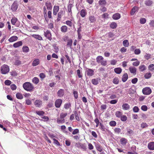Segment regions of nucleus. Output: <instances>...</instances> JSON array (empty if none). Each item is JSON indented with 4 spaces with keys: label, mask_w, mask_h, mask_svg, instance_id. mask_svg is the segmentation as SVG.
<instances>
[{
    "label": "nucleus",
    "mask_w": 154,
    "mask_h": 154,
    "mask_svg": "<svg viewBox=\"0 0 154 154\" xmlns=\"http://www.w3.org/2000/svg\"><path fill=\"white\" fill-rule=\"evenodd\" d=\"M77 75L79 78H82V74H81L80 72V71L79 69H78L77 70Z\"/></svg>",
    "instance_id": "nucleus-57"
},
{
    "label": "nucleus",
    "mask_w": 154,
    "mask_h": 154,
    "mask_svg": "<svg viewBox=\"0 0 154 154\" xmlns=\"http://www.w3.org/2000/svg\"><path fill=\"white\" fill-rule=\"evenodd\" d=\"M43 13L44 14V17L45 20H46L47 18V11L45 7H43Z\"/></svg>",
    "instance_id": "nucleus-45"
},
{
    "label": "nucleus",
    "mask_w": 154,
    "mask_h": 154,
    "mask_svg": "<svg viewBox=\"0 0 154 154\" xmlns=\"http://www.w3.org/2000/svg\"><path fill=\"white\" fill-rule=\"evenodd\" d=\"M109 124L111 126L114 127L116 125V123L114 121H112L109 122Z\"/></svg>",
    "instance_id": "nucleus-49"
},
{
    "label": "nucleus",
    "mask_w": 154,
    "mask_h": 154,
    "mask_svg": "<svg viewBox=\"0 0 154 154\" xmlns=\"http://www.w3.org/2000/svg\"><path fill=\"white\" fill-rule=\"evenodd\" d=\"M140 23L142 24H144L146 22V20L145 18H142L140 19Z\"/></svg>",
    "instance_id": "nucleus-56"
},
{
    "label": "nucleus",
    "mask_w": 154,
    "mask_h": 154,
    "mask_svg": "<svg viewBox=\"0 0 154 154\" xmlns=\"http://www.w3.org/2000/svg\"><path fill=\"white\" fill-rule=\"evenodd\" d=\"M139 69L140 71L143 72L146 70V67L144 65H141L139 66Z\"/></svg>",
    "instance_id": "nucleus-27"
},
{
    "label": "nucleus",
    "mask_w": 154,
    "mask_h": 154,
    "mask_svg": "<svg viewBox=\"0 0 154 154\" xmlns=\"http://www.w3.org/2000/svg\"><path fill=\"white\" fill-rule=\"evenodd\" d=\"M106 3V2L105 0H100L99 1V5H105Z\"/></svg>",
    "instance_id": "nucleus-40"
},
{
    "label": "nucleus",
    "mask_w": 154,
    "mask_h": 154,
    "mask_svg": "<svg viewBox=\"0 0 154 154\" xmlns=\"http://www.w3.org/2000/svg\"><path fill=\"white\" fill-rule=\"evenodd\" d=\"M114 131L115 133L119 134L121 132V130L119 128H115L114 129Z\"/></svg>",
    "instance_id": "nucleus-53"
},
{
    "label": "nucleus",
    "mask_w": 154,
    "mask_h": 154,
    "mask_svg": "<svg viewBox=\"0 0 154 154\" xmlns=\"http://www.w3.org/2000/svg\"><path fill=\"white\" fill-rule=\"evenodd\" d=\"M19 5L17 2L15 1L12 4L11 7V9L13 12L17 11V10L18 8Z\"/></svg>",
    "instance_id": "nucleus-5"
},
{
    "label": "nucleus",
    "mask_w": 154,
    "mask_h": 154,
    "mask_svg": "<svg viewBox=\"0 0 154 154\" xmlns=\"http://www.w3.org/2000/svg\"><path fill=\"white\" fill-rule=\"evenodd\" d=\"M45 5L48 10H51L52 9V6L51 2H46L45 3Z\"/></svg>",
    "instance_id": "nucleus-23"
},
{
    "label": "nucleus",
    "mask_w": 154,
    "mask_h": 154,
    "mask_svg": "<svg viewBox=\"0 0 154 154\" xmlns=\"http://www.w3.org/2000/svg\"><path fill=\"white\" fill-rule=\"evenodd\" d=\"M85 73L88 76H91L94 74V71L91 69L87 68L86 70Z\"/></svg>",
    "instance_id": "nucleus-8"
},
{
    "label": "nucleus",
    "mask_w": 154,
    "mask_h": 154,
    "mask_svg": "<svg viewBox=\"0 0 154 154\" xmlns=\"http://www.w3.org/2000/svg\"><path fill=\"white\" fill-rule=\"evenodd\" d=\"M32 82L35 84H37L39 82V79L37 77H35L32 79Z\"/></svg>",
    "instance_id": "nucleus-34"
},
{
    "label": "nucleus",
    "mask_w": 154,
    "mask_h": 154,
    "mask_svg": "<svg viewBox=\"0 0 154 154\" xmlns=\"http://www.w3.org/2000/svg\"><path fill=\"white\" fill-rule=\"evenodd\" d=\"M123 44L124 46L127 47L129 46V42L127 40H125L123 41Z\"/></svg>",
    "instance_id": "nucleus-43"
},
{
    "label": "nucleus",
    "mask_w": 154,
    "mask_h": 154,
    "mask_svg": "<svg viewBox=\"0 0 154 154\" xmlns=\"http://www.w3.org/2000/svg\"><path fill=\"white\" fill-rule=\"evenodd\" d=\"M138 9L137 7H134L133 8L131 9V15H133L137 11H138Z\"/></svg>",
    "instance_id": "nucleus-26"
},
{
    "label": "nucleus",
    "mask_w": 154,
    "mask_h": 154,
    "mask_svg": "<svg viewBox=\"0 0 154 154\" xmlns=\"http://www.w3.org/2000/svg\"><path fill=\"white\" fill-rule=\"evenodd\" d=\"M64 90L62 89H60L59 90L57 93V95L59 97H63L64 95Z\"/></svg>",
    "instance_id": "nucleus-13"
},
{
    "label": "nucleus",
    "mask_w": 154,
    "mask_h": 154,
    "mask_svg": "<svg viewBox=\"0 0 154 154\" xmlns=\"http://www.w3.org/2000/svg\"><path fill=\"white\" fill-rule=\"evenodd\" d=\"M44 35L48 39L51 40L52 39L51 35V32L49 30H47L44 32Z\"/></svg>",
    "instance_id": "nucleus-10"
},
{
    "label": "nucleus",
    "mask_w": 154,
    "mask_h": 154,
    "mask_svg": "<svg viewBox=\"0 0 154 154\" xmlns=\"http://www.w3.org/2000/svg\"><path fill=\"white\" fill-rule=\"evenodd\" d=\"M39 63V60L38 59H36L33 60L32 63V65L33 66H36Z\"/></svg>",
    "instance_id": "nucleus-21"
},
{
    "label": "nucleus",
    "mask_w": 154,
    "mask_h": 154,
    "mask_svg": "<svg viewBox=\"0 0 154 154\" xmlns=\"http://www.w3.org/2000/svg\"><path fill=\"white\" fill-rule=\"evenodd\" d=\"M18 38L17 37V36H12L9 39L8 41L10 42H13L17 40Z\"/></svg>",
    "instance_id": "nucleus-18"
},
{
    "label": "nucleus",
    "mask_w": 154,
    "mask_h": 154,
    "mask_svg": "<svg viewBox=\"0 0 154 154\" xmlns=\"http://www.w3.org/2000/svg\"><path fill=\"white\" fill-rule=\"evenodd\" d=\"M16 97L18 99H21L23 97V96L22 94L19 93H17L16 94Z\"/></svg>",
    "instance_id": "nucleus-42"
},
{
    "label": "nucleus",
    "mask_w": 154,
    "mask_h": 154,
    "mask_svg": "<svg viewBox=\"0 0 154 154\" xmlns=\"http://www.w3.org/2000/svg\"><path fill=\"white\" fill-rule=\"evenodd\" d=\"M62 103V100L61 99H57L55 102V106L57 108H59Z\"/></svg>",
    "instance_id": "nucleus-9"
},
{
    "label": "nucleus",
    "mask_w": 154,
    "mask_h": 154,
    "mask_svg": "<svg viewBox=\"0 0 154 154\" xmlns=\"http://www.w3.org/2000/svg\"><path fill=\"white\" fill-rule=\"evenodd\" d=\"M1 72L2 74H5L9 71V68L8 66L4 64L1 67Z\"/></svg>",
    "instance_id": "nucleus-4"
},
{
    "label": "nucleus",
    "mask_w": 154,
    "mask_h": 154,
    "mask_svg": "<svg viewBox=\"0 0 154 154\" xmlns=\"http://www.w3.org/2000/svg\"><path fill=\"white\" fill-rule=\"evenodd\" d=\"M35 113L37 115L39 116H42L45 114V112L43 111H37Z\"/></svg>",
    "instance_id": "nucleus-41"
},
{
    "label": "nucleus",
    "mask_w": 154,
    "mask_h": 154,
    "mask_svg": "<svg viewBox=\"0 0 154 154\" xmlns=\"http://www.w3.org/2000/svg\"><path fill=\"white\" fill-rule=\"evenodd\" d=\"M21 62L19 59H16L14 62V65L16 66H19L21 64Z\"/></svg>",
    "instance_id": "nucleus-50"
},
{
    "label": "nucleus",
    "mask_w": 154,
    "mask_h": 154,
    "mask_svg": "<svg viewBox=\"0 0 154 154\" xmlns=\"http://www.w3.org/2000/svg\"><path fill=\"white\" fill-rule=\"evenodd\" d=\"M59 7L58 6H54L53 11V13L54 15H56L57 14V12L59 11Z\"/></svg>",
    "instance_id": "nucleus-19"
},
{
    "label": "nucleus",
    "mask_w": 154,
    "mask_h": 154,
    "mask_svg": "<svg viewBox=\"0 0 154 154\" xmlns=\"http://www.w3.org/2000/svg\"><path fill=\"white\" fill-rule=\"evenodd\" d=\"M148 69L151 71H153L154 70V64H150L148 66Z\"/></svg>",
    "instance_id": "nucleus-52"
},
{
    "label": "nucleus",
    "mask_w": 154,
    "mask_h": 154,
    "mask_svg": "<svg viewBox=\"0 0 154 154\" xmlns=\"http://www.w3.org/2000/svg\"><path fill=\"white\" fill-rule=\"evenodd\" d=\"M140 63V61L137 60L136 61L133 62L132 64L134 66H137L139 65Z\"/></svg>",
    "instance_id": "nucleus-60"
},
{
    "label": "nucleus",
    "mask_w": 154,
    "mask_h": 154,
    "mask_svg": "<svg viewBox=\"0 0 154 154\" xmlns=\"http://www.w3.org/2000/svg\"><path fill=\"white\" fill-rule=\"evenodd\" d=\"M74 115L75 117V119L76 120L78 121H79V118L78 114L77 112L76 111H75L74 112Z\"/></svg>",
    "instance_id": "nucleus-61"
},
{
    "label": "nucleus",
    "mask_w": 154,
    "mask_h": 154,
    "mask_svg": "<svg viewBox=\"0 0 154 154\" xmlns=\"http://www.w3.org/2000/svg\"><path fill=\"white\" fill-rule=\"evenodd\" d=\"M22 44L23 43L22 41H20L14 43L13 44V47L15 48H17L21 46Z\"/></svg>",
    "instance_id": "nucleus-20"
},
{
    "label": "nucleus",
    "mask_w": 154,
    "mask_h": 154,
    "mask_svg": "<svg viewBox=\"0 0 154 154\" xmlns=\"http://www.w3.org/2000/svg\"><path fill=\"white\" fill-rule=\"evenodd\" d=\"M87 14L86 10L85 9H82L80 12V14L82 17H85Z\"/></svg>",
    "instance_id": "nucleus-16"
},
{
    "label": "nucleus",
    "mask_w": 154,
    "mask_h": 154,
    "mask_svg": "<svg viewBox=\"0 0 154 154\" xmlns=\"http://www.w3.org/2000/svg\"><path fill=\"white\" fill-rule=\"evenodd\" d=\"M122 112L119 111H117L116 112L115 115L116 117L120 118L122 116Z\"/></svg>",
    "instance_id": "nucleus-37"
},
{
    "label": "nucleus",
    "mask_w": 154,
    "mask_h": 154,
    "mask_svg": "<svg viewBox=\"0 0 154 154\" xmlns=\"http://www.w3.org/2000/svg\"><path fill=\"white\" fill-rule=\"evenodd\" d=\"M75 146L78 148H80L84 151H86L87 149L86 145L85 143H82L78 142L75 143Z\"/></svg>",
    "instance_id": "nucleus-3"
},
{
    "label": "nucleus",
    "mask_w": 154,
    "mask_h": 154,
    "mask_svg": "<svg viewBox=\"0 0 154 154\" xmlns=\"http://www.w3.org/2000/svg\"><path fill=\"white\" fill-rule=\"evenodd\" d=\"M23 87L24 89L29 91H32L34 87L32 84L29 82H26L23 84Z\"/></svg>",
    "instance_id": "nucleus-1"
},
{
    "label": "nucleus",
    "mask_w": 154,
    "mask_h": 154,
    "mask_svg": "<svg viewBox=\"0 0 154 154\" xmlns=\"http://www.w3.org/2000/svg\"><path fill=\"white\" fill-rule=\"evenodd\" d=\"M57 122L58 124L62 123L65 122V119H57Z\"/></svg>",
    "instance_id": "nucleus-55"
},
{
    "label": "nucleus",
    "mask_w": 154,
    "mask_h": 154,
    "mask_svg": "<svg viewBox=\"0 0 154 154\" xmlns=\"http://www.w3.org/2000/svg\"><path fill=\"white\" fill-rule=\"evenodd\" d=\"M126 130L127 131V134L128 136H131L134 134V131L133 130L128 128H127Z\"/></svg>",
    "instance_id": "nucleus-22"
},
{
    "label": "nucleus",
    "mask_w": 154,
    "mask_h": 154,
    "mask_svg": "<svg viewBox=\"0 0 154 154\" xmlns=\"http://www.w3.org/2000/svg\"><path fill=\"white\" fill-rule=\"evenodd\" d=\"M148 126L147 124L146 123H143L141 125V127L142 128H144L147 127Z\"/></svg>",
    "instance_id": "nucleus-63"
},
{
    "label": "nucleus",
    "mask_w": 154,
    "mask_h": 154,
    "mask_svg": "<svg viewBox=\"0 0 154 154\" xmlns=\"http://www.w3.org/2000/svg\"><path fill=\"white\" fill-rule=\"evenodd\" d=\"M153 3V1L152 0H145L144 4L147 6H150Z\"/></svg>",
    "instance_id": "nucleus-15"
},
{
    "label": "nucleus",
    "mask_w": 154,
    "mask_h": 154,
    "mask_svg": "<svg viewBox=\"0 0 154 154\" xmlns=\"http://www.w3.org/2000/svg\"><path fill=\"white\" fill-rule=\"evenodd\" d=\"M142 92L144 95H148L150 94L152 92V91L149 87H146L143 88Z\"/></svg>",
    "instance_id": "nucleus-6"
},
{
    "label": "nucleus",
    "mask_w": 154,
    "mask_h": 154,
    "mask_svg": "<svg viewBox=\"0 0 154 154\" xmlns=\"http://www.w3.org/2000/svg\"><path fill=\"white\" fill-rule=\"evenodd\" d=\"M113 83L115 84H118L119 82V79L117 77L114 78L112 81Z\"/></svg>",
    "instance_id": "nucleus-36"
},
{
    "label": "nucleus",
    "mask_w": 154,
    "mask_h": 154,
    "mask_svg": "<svg viewBox=\"0 0 154 154\" xmlns=\"http://www.w3.org/2000/svg\"><path fill=\"white\" fill-rule=\"evenodd\" d=\"M128 78V75L127 73H125L122 76V81L123 82H125Z\"/></svg>",
    "instance_id": "nucleus-25"
},
{
    "label": "nucleus",
    "mask_w": 154,
    "mask_h": 154,
    "mask_svg": "<svg viewBox=\"0 0 154 154\" xmlns=\"http://www.w3.org/2000/svg\"><path fill=\"white\" fill-rule=\"evenodd\" d=\"M103 58L101 56H98L96 58V61L98 63H100L103 66H105L107 65V61L104 60Z\"/></svg>",
    "instance_id": "nucleus-2"
},
{
    "label": "nucleus",
    "mask_w": 154,
    "mask_h": 154,
    "mask_svg": "<svg viewBox=\"0 0 154 154\" xmlns=\"http://www.w3.org/2000/svg\"><path fill=\"white\" fill-rule=\"evenodd\" d=\"M139 110L138 107L137 106H135L133 109V110L134 112H138Z\"/></svg>",
    "instance_id": "nucleus-58"
},
{
    "label": "nucleus",
    "mask_w": 154,
    "mask_h": 154,
    "mask_svg": "<svg viewBox=\"0 0 154 154\" xmlns=\"http://www.w3.org/2000/svg\"><path fill=\"white\" fill-rule=\"evenodd\" d=\"M122 109L124 110H127L130 108V106L128 103H124L122 105Z\"/></svg>",
    "instance_id": "nucleus-24"
},
{
    "label": "nucleus",
    "mask_w": 154,
    "mask_h": 154,
    "mask_svg": "<svg viewBox=\"0 0 154 154\" xmlns=\"http://www.w3.org/2000/svg\"><path fill=\"white\" fill-rule=\"evenodd\" d=\"M66 24L68 26H69L70 27H71L72 26V22L69 20H67L66 21Z\"/></svg>",
    "instance_id": "nucleus-64"
},
{
    "label": "nucleus",
    "mask_w": 154,
    "mask_h": 154,
    "mask_svg": "<svg viewBox=\"0 0 154 154\" xmlns=\"http://www.w3.org/2000/svg\"><path fill=\"white\" fill-rule=\"evenodd\" d=\"M92 83L94 85H96L98 84L99 82L97 79H94L91 80Z\"/></svg>",
    "instance_id": "nucleus-35"
},
{
    "label": "nucleus",
    "mask_w": 154,
    "mask_h": 154,
    "mask_svg": "<svg viewBox=\"0 0 154 154\" xmlns=\"http://www.w3.org/2000/svg\"><path fill=\"white\" fill-rule=\"evenodd\" d=\"M127 141V139L125 138H122L120 140L121 144L123 146L125 145L126 144Z\"/></svg>",
    "instance_id": "nucleus-17"
},
{
    "label": "nucleus",
    "mask_w": 154,
    "mask_h": 154,
    "mask_svg": "<svg viewBox=\"0 0 154 154\" xmlns=\"http://www.w3.org/2000/svg\"><path fill=\"white\" fill-rule=\"evenodd\" d=\"M148 147L150 150H154V142H149L148 145Z\"/></svg>",
    "instance_id": "nucleus-11"
},
{
    "label": "nucleus",
    "mask_w": 154,
    "mask_h": 154,
    "mask_svg": "<svg viewBox=\"0 0 154 154\" xmlns=\"http://www.w3.org/2000/svg\"><path fill=\"white\" fill-rule=\"evenodd\" d=\"M17 20V18L15 17L12 18L11 20V24L13 25H15L16 23Z\"/></svg>",
    "instance_id": "nucleus-46"
},
{
    "label": "nucleus",
    "mask_w": 154,
    "mask_h": 154,
    "mask_svg": "<svg viewBox=\"0 0 154 154\" xmlns=\"http://www.w3.org/2000/svg\"><path fill=\"white\" fill-rule=\"evenodd\" d=\"M114 71L117 74H119L121 72L122 69L119 67L116 68L114 69Z\"/></svg>",
    "instance_id": "nucleus-30"
},
{
    "label": "nucleus",
    "mask_w": 154,
    "mask_h": 154,
    "mask_svg": "<svg viewBox=\"0 0 154 154\" xmlns=\"http://www.w3.org/2000/svg\"><path fill=\"white\" fill-rule=\"evenodd\" d=\"M141 51L139 49H136L134 50V53L136 54H139L140 53Z\"/></svg>",
    "instance_id": "nucleus-59"
},
{
    "label": "nucleus",
    "mask_w": 154,
    "mask_h": 154,
    "mask_svg": "<svg viewBox=\"0 0 154 154\" xmlns=\"http://www.w3.org/2000/svg\"><path fill=\"white\" fill-rule=\"evenodd\" d=\"M67 42V46L70 47V48H71L72 44V39L69 38Z\"/></svg>",
    "instance_id": "nucleus-31"
},
{
    "label": "nucleus",
    "mask_w": 154,
    "mask_h": 154,
    "mask_svg": "<svg viewBox=\"0 0 154 154\" xmlns=\"http://www.w3.org/2000/svg\"><path fill=\"white\" fill-rule=\"evenodd\" d=\"M62 14H63V12L62 11L58 13V14H57V22H58L60 20L61 18V17L62 15Z\"/></svg>",
    "instance_id": "nucleus-33"
},
{
    "label": "nucleus",
    "mask_w": 154,
    "mask_h": 154,
    "mask_svg": "<svg viewBox=\"0 0 154 154\" xmlns=\"http://www.w3.org/2000/svg\"><path fill=\"white\" fill-rule=\"evenodd\" d=\"M71 106V104L70 103H66L64 105V108L66 109H68Z\"/></svg>",
    "instance_id": "nucleus-51"
},
{
    "label": "nucleus",
    "mask_w": 154,
    "mask_h": 154,
    "mask_svg": "<svg viewBox=\"0 0 154 154\" xmlns=\"http://www.w3.org/2000/svg\"><path fill=\"white\" fill-rule=\"evenodd\" d=\"M89 20L91 23H94L96 20V19L94 16L92 15L90 16L89 17Z\"/></svg>",
    "instance_id": "nucleus-28"
},
{
    "label": "nucleus",
    "mask_w": 154,
    "mask_h": 154,
    "mask_svg": "<svg viewBox=\"0 0 154 154\" xmlns=\"http://www.w3.org/2000/svg\"><path fill=\"white\" fill-rule=\"evenodd\" d=\"M99 152H101L103 150L102 147L99 144H97L95 146Z\"/></svg>",
    "instance_id": "nucleus-38"
},
{
    "label": "nucleus",
    "mask_w": 154,
    "mask_h": 154,
    "mask_svg": "<svg viewBox=\"0 0 154 154\" xmlns=\"http://www.w3.org/2000/svg\"><path fill=\"white\" fill-rule=\"evenodd\" d=\"M22 49L23 51L24 52H27L29 51V50L28 47L27 46H23Z\"/></svg>",
    "instance_id": "nucleus-47"
},
{
    "label": "nucleus",
    "mask_w": 154,
    "mask_h": 154,
    "mask_svg": "<svg viewBox=\"0 0 154 154\" xmlns=\"http://www.w3.org/2000/svg\"><path fill=\"white\" fill-rule=\"evenodd\" d=\"M129 70L131 73L134 74H136V69L134 67H130L129 68Z\"/></svg>",
    "instance_id": "nucleus-14"
},
{
    "label": "nucleus",
    "mask_w": 154,
    "mask_h": 154,
    "mask_svg": "<svg viewBox=\"0 0 154 154\" xmlns=\"http://www.w3.org/2000/svg\"><path fill=\"white\" fill-rule=\"evenodd\" d=\"M34 104L36 107L40 108L42 105V101L40 99H37L33 102Z\"/></svg>",
    "instance_id": "nucleus-7"
},
{
    "label": "nucleus",
    "mask_w": 154,
    "mask_h": 154,
    "mask_svg": "<svg viewBox=\"0 0 154 154\" xmlns=\"http://www.w3.org/2000/svg\"><path fill=\"white\" fill-rule=\"evenodd\" d=\"M144 77L146 79H148L151 76V74L150 72H147L144 75Z\"/></svg>",
    "instance_id": "nucleus-48"
},
{
    "label": "nucleus",
    "mask_w": 154,
    "mask_h": 154,
    "mask_svg": "<svg viewBox=\"0 0 154 154\" xmlns=\"http://www.w3.org/2000/svg\"><path fill=\"white\" fill-rule=\"evenodd\" d=\"M32 36L36 39H38V40H42V37L39 35H32Z\"/></svg>",
    "instance_id": "nucleus-32"
},
{
    "label": "nucleus",
    "mask_w": 154,
    "mask_h": 154,
    "mask_svg": "<svg viewBox=\"0 0 154 154\" xmlns=\"http://www.w3.org/2000/svg\"><path fill=\"white\" fill-rule=\"evenodd\" d=\"M120 118H121V120L123 122L125 121L127 119V116L125 115H122Z\"/></svg>",
    "instance_id": "nucleus-54"
},
{
    "label": "nucleus",
    "mask_w": 154,
    "mask_h": 154,
    "mask_svg": "<svg viewBox=\"0 0 154 154\" xmlns=\"http://www.w3.org/2000/svg\"><path fill=\"white\" fill-rule=\"evenodd\" d=\"M67 114V112L61 113L60 115V119H64V118L66 117Z\"/></svg>",
    "instance_id": "nucleus-44"
},
{
    "label": "nucleus",
    "mask_w": 154,
    "mask_h": 154,
    "mask_svg": "<svg viewBox=\"0 0 154 154\" xmlns=\"http://www.w3.org/2000/svg\"><path fill=\"white\" fill-rule=\"evenodd\" d=\"M121 17L120 14L119 13H116L113 14L112 16V18L115 20L119 19Z\"/></svg>",
    "instance_id": "nucleus-12"
},
{
    "label": "nucleus",
    "mask_w": 154,
    "mask_h": 154,
    "mask_svg": "<svg viewBox=\"0 0 154 154\" xmlns=\"http://www.w3.org/2000/svg\"><path fill=\"white\" fill-rule=\"evenodd\" d=\"M67 29L68 28L66 26H63L60 28L61 32H66L67 31Z\"/></svg>",
    "instance_id": "nucleus-29"
},
{
    "label": "nucleus",
    "mask_w": 154,
    "mask_h": 154,
    "mask_svg": "<svg viewBox=\"0 0 154 154\" xmlns=\"http://www.w3.org/2000/svg\"><path fill=\"white\" fill-rule=\"evenodd\" d=\"M117 26L116 23L115 22H112L110 25V27L112 29L116 28Z\"/></svg>",
    "instance_id": "nucleus-39"
},
{
    "label": "nucleus",
    "mask_w": 154,
    "mask_h": 154,
    "mask_svg": "<svg viewBox=\"0 0 154 154\" xmlns=\"http://www.w3.org/2000/svg\"><path fill=\"white\" fill-rule=\"evenodd\" d=\"M147 109V107L146 105H143L141 107V109L143 111H146Z\"/></svg>",
    "instance_id": "nucleus-62"
}]
</instances>
